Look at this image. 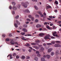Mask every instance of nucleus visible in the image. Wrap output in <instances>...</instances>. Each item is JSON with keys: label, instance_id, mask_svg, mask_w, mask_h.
<instances>
[{"label": "nucleus", "instance_id": "f257e3e1", "mask_svg": "<svg viewBox=\"0 0 61 61\" xmlns=\"http://www.w3.org/2000/svg\"><path fill=\"white\" fill-rule=\"evenodd\" d=\"M29 4V3L28 2H25V3L24 2H22L21 3V5L25 8H26L27 7V5H28Z\"/></svg>", "mask_w": 61, "mask_h": 61}, {"label": "nucleus", "instance_id": "f03ea898", "mask_svg": "<svg viewBox=\"0 0 61 61\" xmlns=\"http://www.w3.org/2000/svg\"><path fill=\"white\" fill-rule=\"evenodd\" d=\"M50 37V35H46L44 37V39H50V38H49Z\"/></svg>", "mask_w": 61, "mask_h": 61}, {"label": "nucleus", "instance_id": "7ed1b4c3", "mask_svg": "<svg viewBox=\"0 0 61 61\" xmlns=\"http://www.w3.org/2000/svg\"><path fill=\"white\" fill-rule=\"evenodd\" d=\"M56 31L54 32L53 33V35L54 36H56V37H59V36L57 35H56Z\"/></svg>", "mask_w": 61, "mask_h": 61}, {"label": "nucleus", "instance_id": "20e7f679", "mask_svg": "<svg viewBox=\"0 0 61 61\" xmlns=\"http://www.w3.org/2000/svg\"><path fill=\"white\" fill-rule=\"evenodd\" d=\"M37 13H38L40 15L41 17H44V16L42 14V13H41V12L38 11Z\"/></svg>", "mask_w": 61, "mask_h": 61}, {"label": "nucleus", "instance_id": "39448f33", "mask_svg": "<svg viewBox=\"0 0 61 61\" xmlns=\"http://www.w3.org/2000/svg\"><path fill=\"white\" fill-rule=\"evenodd\" d=\"M11 41L10 42V44L11 45H14L15 44V41H13V40L12 39H11L10 40Z\"/></svg>", "mask_w": 61, "mask_h": 61}, {"label": "nucleus", "instance_id": "423d86ee", "mask_svg": "<svg viewBox=\"0 0 61 61\" xmlns=\"http://www.w3.org/2000/svg\"><path fill=\"white\" fill-rule=\"evenodd\" d=\"M55 47H61V45L58 44H56L54 45Z\"/></svg>", "mask_w": 61, "mask_h": 61}, {"label": "nucleus", "instance_id": "0eeeda50", "mask_svg": "<svg viewBox=\"0 0 61 61\" xmlns=\"http://www.w3.org/2000/svg\"><path fill=\"white\" fill-rule=\"evenodd\" d=\"M29 17L31 19V20L32 21H33L34 20V17H32V16L31 15H29Z\"/></svg>", "mask_w": 61, "mask_h": 61}, {"label": "nucleus", "instance_id": "6e6552de", "mask_svg": "<svg viewBox=\"0 0 61 61\" xmlns=\"http://www.w3.org/2000/svg\"><path fill=\"white\" fill-rule=\"evenodd\" d=\"M44 50V48L43 47H41V49H40V52H42Z\"/></svg>", "mask_w": 61, "mask_h": 61}, {"label": "nucleus", "instance_id": "1a4fd4ad", "mask_svg": "<svg viewBox=\"0 0 61 61\" xmlns=\"http://www.w3.org/2000/svg\"><path fill=\"white\" fill-rule=\"evenodd\" d=\"M53 50V49L52 48H50L48 50V53H50L51 52V51Z\"/></svg>", "mask_w": 61, "mask_h": 61}, {"label": "nucleus", "instance_id": "9d476101", "mask_svg": "<svg viewBox=\"0 0 61 61\" xmlns=\"http://www.w3.org/2000/svg\"><path fill=\"white\" fill-rule=\"evenodd\" d=\"M22 30L24 31V32H27V30L25 28H24Z\"/></svg>", "mask_w": 61, "mask_h": 61}, {"label": "nucleus", "instance_id": "9b49d317", "mask_svg": "<svg viewBox=\"0 0 61 61\" xmlns=\"http://www.w3.org/2000/svg\"><path fill=\"white\" fill-rule=\"evenodd\" d=\"M12 9L15 10H16L17 9V8H16V7L15 6H13L12 7Z\"/></svg>", "mask_w": 61, "mask_h": 61}, {"label": "nucleus", "instance_id": "f8f14e48", "mask_svg": "<svg viewBox=\"0 0 61 61\" xmlns=\"http://www.w3.org/2000/svg\"><path fill=\"white\" fill-rule=\"evenodd\" d=\"M41 26V25L37 24L36 26V27H37V28H38L39 27H40Z\"/></svg>", "mask_w": 61, "mask_h": 61}, {"label": "nucleus", "instance_id": "ddd939ff", "mask_svg": "<svg viewBox=\"0 0 61 61\" xmlns=\"http://www.w3.org/2000/svg\"><path fill=\"white\" fill-rule=\"evenodd\" d=\"M59 54V51H56L55 54L56 55V56H57V55H58V54Z\"/></svg>", "mask_w": 61, "mask_h": 61}, {"label": "nucleus", "instance_id": "4468645a", "mask_svg": "<svg viewBox=\"0 0 61 61\" xmlns=\"http://www.w3.org/2000/svg\"><path fill=\"white\" fill-rule=\"evenodd\" d=\"M16 23H17L18 25H20V22H19L18 21V20H16Z\"/></svg>", "mask_w": 61, "mask_h": 61}, {"label": "nucleus", "instance_id": "2eb2a0df", "mask_svg": "<svg viewBox=\"0 0 61 61\" xmlns=\"http://www.w3.org/2000/svg\"><path fill=\"white\" fill-rule=\"evenodd\" d=\"M51 8V6L49 5L47 6L46 7V9H48L49 8Z\"/></svg>", "mask_w": 61, "mask_h": 61}, {"label": "nucleus", "instance_id": "dca6fc26", "mask_svg": "<svg viewBox=\"0 0 61 61\" xmlns=\"http://www.w3.org/2000/svg\"><path fill=\"white\" fill-rule=\"evenodd\" d=\"M39 36H44V34L43 33H40L39 34Z\"/></svg>", "mask_w": 61, "mask_h": 61}, {"label": "nucleus", "instance_id": "f3484780", "mask_svg": "<svg viewBox=\"0 0 61 61\" xmlns=\"http://www.w3.org/2000/svg\"><path fill=\"white\" fill-rule=\"evenodd\" d=\"M46 28L47 29H49L50 30V27H49V26H48V25H47L46 26Z\"/></svg>", "mask_w": 61, "mask_h": 61}, {"label": "nucleus", "instance_id": "a211bd4d", "mask_svg": "<svg viewBox=\"0 0 61 61\" xmlns=\"http://www.w3.org/2000/svg\"><path fill=\"white\" fill-rule=\"evenodd\" d=\"M25 11L27 13H30V11L28 9H27L25 10Z\"/></svg>", "mask_w": 61, "mask_h": 61}, {"label": "nucleus", "instance_id": "6ab92c4d", "mask_svg": "<svg viewBox=\"0 0 61 61\" xmlns=\"http://www.w3.org/2000/svg\"><path fill=\"white\" fill-rule=\"evenodd\" d=\"M46 56L47 58L48 59H49V58L50 57V55H46Z\"/></svg>", "mask_w": 61, "mask_h": 61}, {"label": "nucleus", "instance_id": "aec40b11", "mask_svg": "<svg viewBox=\"0 0 61 61\" xmlns=\"http://www.w3.org/2000/svg\"><path fill=\"white\" fill-rule=\"evenodd\" d=\"M34 8L36 10H38V8L36 6H34Z\"/></svg>", "mask_w": 61, "mask_h": 61}, {"label": "nucleus", "instance_id": "412c9836", "mask_svg": "<svg viewBox=\"0 0 61 61\" xmlns=\"http://www.w3.org/2000/svg\"><path fill=\"white\" fill-rule=\"evenodd\" d=\"M25 46H30V45L29 44L27 43L26 45H25Z\"/></svg>", "mask_w": 61, "mask_h": 61}, {"label": "nucleus", "instance_id": "4be33fe9", "mask_svg": "<svg viewBox=\"0 0 61 61\" xmlns=\"http://www.w3.org/2000/svg\"><path fill=\"white\" fill-rule=\"evenodd\" d=\"M11 3L13 5H15V2H14L13 1H12L11 2Z\"/></svg>", "mask_w": 61, "mask_h": 61}, {"label": "nucleus", "instance_id": "5701e85b", "mask_svg": "<svg viewBox=\"0 0 61 61\" xmlns=\"http://www.w3.org/2000/svg\"><path fill=\"white\" fill-rule=\"evenodd\" d=\"M14 25L15 27L16 28L18 27V26L17 25L16 23L14 24Z\"/></svg>", "mask_w": 61, "mask_h": 61}, {"label": "nucleus", "instance_id": "b1692460", "mask_svg": "<svg viewBox=\"0 0 61 61\" xmlns=\"http://www.w3.org/2000/svg\"><path fill=\"white\" fill-rule=\"evenodd\" d=\"M41 60L42 61H44L45 60V58L44 57L42 58L41 59Z\"/></svg>", "mask_w": 61, "mask_h": 61}, {"label": "nucleus", "instance_id": "393cba45", "mask_svg": "<svg viewBox=\"0 0 61 61\" xmlns=\"http://www.w3.org/2000/svg\"><path fill=\"white\" fill-rule=\"evenodd\" d=\"M54 54H55V53L53 52H52L51 53V56H53L54 55Z\"/></svg>", "mask_w": 61, "mask_h": 61}, {"label": "nucleus", "instance_id": "a878e982", "mask_svg": "<svg viewBox=\"0 0 61 61\" xmlns=\"http://www.w3.org/2000/svg\"><path fill=\"white\" fill-rule=\"evenodd\" d=\"M54 3L56 4V5H58V3L57 1H55L54 2Z\"/></svg>", "mask_w": 61, "mask_h": 61}, {"label": "nucleus", "instance_id": "bb28decb", "mask_svg": "<svg viewBox=\"0 0 61 61\" xmlns=\"http://www.w3.org/2000/svg\"><path fill=\"white\" fill-rule=\"evenodd\" d=\"M21 39L23 40H26V39L25 38V37H23V38H21Z\"/></svg>", "mask_w": 61, "mask_h": 61}, {"label": "nucleus", "instance_id": "cd10ccee", "mask_svg": "<svg viewBox=\"0 0 61 61\" xmlns=\"http://www.w3.org/2000/svg\"><path fill=\"white\" fill-rule=\"evenodd\" d=\"M21 58H22V59H24L25 58V56H22L21 57Z\"/></svg>", "mask_w": 61, "mask_h": 61}, {"label": "nucleus", "instance_id": "c85d7f7f", "mask_svg": "<svg viewBox=\"0 0 61 61\" xmlns=\"http://www.w3.org/2000/svg\"><path fill=\"white\" fill-rule=\"evenodd\" d=\"M35 60L36 61H37L38 60V58L37 57H35Z\"/></svg>", "mask_w": 61, "mask_h": 61}, {"label": "nucleus", "instance_id": "c756f323", "mask_svg": "<svg viewBox=\"0 0 61 61\" xmlns=\"http://www.w3.org/2000/svg\"><path fill=\"white\" fill-rule=\"evenodd\" d=\"M25 34V32H22L21 33V35H22V36H23L24 35V34Z\"/></svg>", "mask_w": 61, "mask_h": 61}, {"label": "nucleus", "instance_id": "7c9ffc66", "mask_svg": "<svg viewBox=\"0 0 61 61\" xmlns=\"http://www.w3.org/2000/svg\"><path fill=\"white\" fill-rule=\"evenodd\" d=\"M18 18H19V15H17L15 17V18L16 19H18Z\"/></svg>", "mask_w": 61, "mask_h": 61}, {"label": "nucleus", "instance_id": "2f4dec72", "mask_svg": "<svg viewBox=\"0 0 61 61\" xmlns=\"http://www.w3.org/2000/svg\"><path fill=\"white\" fill-rule=\"evenodd\" d=\"M48 23V22H45L44 23V25H47Z\"/></svg>", "mask_w": 61, "mask_h": 61}, {"label": "nucleus", "instance_id": "473e14b6", "mask_svg": "<svg viewBox=\"0 0 61 61\" xmlns=\"http://www.w3.org/2000/svg\"><path fill=\"white\" fill-rule=\"evenodd\" d=\"M17 7L18 8H20V5H18L17 6Z\"/></svg>", "mask_w": 61, "mask_h": 61}, {"label": "nucleus", "instance_id": "72a5a7b5", "mask_svg": "<svg viewBox=\"0 0 61 61\" xmlns=\"http://www.w3.org/2000/svg\"><path fill=\"white\" fill-rule=\"evenodd\" d=\"M26 59H29L30 58V57L29 56H26Z\"/></svg>", "mask_w": 61, "mask_h": 61}, {"label": "nucleus", "instance_id": "f704fd0d", "mask_svg": "<svg viewBox=\"0 0 61 61\" xmlns=\"http://www.w3.org/2000/svg\"><path fill=\"white\" fill-rule=\"evenodd\" d=\"M23 26L24 27H25V28H26L27 27V25H23Z\"/></svg>", "mask_w": 61, "mask_h": 61}, {"label": "nucleus", "instance_id": "c9c22d12", "mask_svg": "<svg viewBox=\"0 0 61 61\" xmlns=\"http://www.w3.org/2000/svg\"><path fill=\"white\" fill-rule=\"evenodd\" d=\"M9 38H7L6 39V41H9Z\"/></svg>", "mask_w": 61, "mask_h": 61}, {"label": "nucleus", "instance_id": "e433bc0d", "mask_svg": "<svg viewBox=\"0 0 61 61\" xmlns=\"http://www.w3.org/2000/svg\"><path fill=\"white\" fill-rule=\"evenodd\" d=\"M12 55H10V59H12V58H13V57H12Z\"/></svg>", "mask_w": 61, "mask_h": 61}, {"label": "nucleus", "instance_id": "4c0bfd02", "mask_svg": "<svg viewBox=\"0 0 61 61\" xmlns=\"http://www.w3.org/2000/svg\"><path fill=\"white\" fill-rule=\"evenodd\" d=\"M12 13L13 15H14V14H15V11H12Z\"/></svg>", "mask_w": 61, "mask_h": 61}, {"label": "nucleus", "instance_id": "58836bf2", "mask_svg": "<svg viewBox=\"0 0 61 61\" xmlns=\"http://www.w3.org/2000/svg\"><path fill=\"white\" fill-rule=\"evenodd\" d=\"M56 43H60V41H56Z\"/></svg>", "mask_w": 61, "mask_h": 61}, {"label": "nucleus", "instance_id": "ea45409f", "mask_svg": "<svg viewBox=\"0 0 61 61\" xmlns=\"http://www.w3.org/2000/svg\"><path fill=\"white\" fill-rule=\"evenodd\" d=\"M27 20L28 21H31V20L29 19H27Z\"/></svg>", "mask_w": 61, "mask_h": 61}, {"label": "nucleus", "instance_id": "a19ab883", "mask_svg": "<svg viewBox=\"0 0 61 61\" xmlns=\"http://www.w3.org/2000/svg\"><path fill=\"white\" fill-rule=\"evenodd\" d=\"M15 44H16V45H19L18 43L16 42H15Z\"/></svg>", "mask_w": 61, "mask_h": 61}, {"label": "nucleus", "instance_id": "79ce46f5", "mask_svg": "<svg viewBox=\"0 0 61 61\" xmlns=\"http://www.w3.org/2000/svg\"><path fill=\"white\" fill-rule=\"evenodd\" d=\"M37 56H38V57H39L41 56V55H40V54H37Z\"/></svg>", "mask_w": 61, "mask_h": 61}, {"label": "nucleus", "instance_id": "37998d69", "mask_svg": "<svg viewBox=\"0 0 61 61\" xmlns=\"http://www.w3.org/2000/svg\"><path fill=\"white\" fill-rule=\"evenodd\" d=\"M36 49H39V48L36 46Z\"/></svg>", "mask_w": 61, "mask_h": 61}, {"label": "nucleus", "instance_id": "c03bdc74", "mask_svg": "<svg viewBox=\"0 0 61 61\" xmlns=\"http://www.w3.org/2000/svg\"><path fill=\"white\" fill-rule=\"evenodd\" d=\"M47 45H52V43H47Z\"/></svg>", "mask_w": 61, "mask_h": 61}, {"label": "nucleus", "instance_id": "a18cd8bd", "mask_svg": "<svg viewBox=\"0 0 61 61\" xmlns=\"http://www.w3.org/2000/svg\"><path fill=\"white\" fill-rule=\"evenodd\" d=\"M31 44L32 45H36V44L35 43H31Z\"/></svg>", "mask_w": 61, "mask_h": 61}, {"label": "nucleus", "instance_id": "49530a36", "mask_svg": "<svg viewBox=\"0 0 61 61\" xmlns=\"http://www.w3.org/2000/svg\"><path fill=\"white\" fill-rule=\"evenodd\" d=\"M51 38H52V39H54V38H55V37L52 36H51Z\"/></svg>", "mask_w": 61, "mask_h": 61}, {"label": "nucleus", "instance_id": "de8ad7c7", "mask_svg": "<svg viewBox=\"0 0 61 61\" xmlns=\"http://www.w3.org/2000/svg\"><path fill=\"white\" fill-rule=\"evenodd\" d=\"M9 9H10V10L12 9V6H10L9 7Z\"/></svg>", "mask_w": 61, "mask_h": 61}, {"label": "nucleus", "instance_id": "09e8293b", "mask_svg": "<svg viewBox=\"0 0 61 61\" xmlns=\"http://www.w3.org/2000/svg\"><path fill=\"white\" fill-rule=\"evenodd\" d=\"M13 56H16V54L15 53H14L13 55Z\"/></svg>", "mask_w": 61, "mask_h": 61}, {"label": "nucleus", "instance_id": "8fccbe9b", "mask_svg": "<svg viewBox=\"0 0 61 61\" xmlns=\"http://www.w3.org/2000/svg\"><path fill=\"white\" fill-rule=\"evenodd\" d=\"M36 17H39V15H36Z\"/></svg>", "mask_w": 61, "mask_h": 61}, {"label": "nucleus", "instance_id": "3c124183", "mask_svg": "<svg viewBox=\"0 0 61 61\" xmlns=\"http://www.w3.org/2000/svg\"><path fill=\"white\" fill-rule=\"evenodd\" d=\"M36 42H38V43H39L40 42V41L39 40H37L36 41Z\"/></svg>", "mask_w": 61, "mask_h": 61}, {"label": "nucleus", "instance_id": "603ef678", "mask_svg": "<svg viewBox=\"0 0 61 61\" xmlns=\"http://www.w3.org/2000/svg\"><path fill=\"white\" fill-rule=\"evenodd\" d=\"M36 54H38L39 53V52L38 51H36Z\"/></svg>", "mask_w": 61, "mask_h": 61}, {"label": "nucleus", "instance_id": "864d4df0", "mask_svg": "<svg viewBox=\"0 0 61 61\" xmlns=\"http://www.w3.org/2000/svg\"><path fill=\"white\" fill-rule=\"evenodd\" d=\"M2 37H5V35H2Z\"/></svg>", "mask_w": 61, "mask_h": 61}, {"label": "nucleus", "instance_id": "5fc2aeb1", "mask_svg": "<svg viewBox=\"0 0 61 61\" xmlns=\"http://www.w3.org/2000/svg\"><path fill=\"white\" fill-rule=\"evenodd\" d=\"M51 43H52V44H54L55 43V41H52L51 42Z\"/></svg>", "mask_w": 61, "mask_h": 61}, {"label": "nucleus", "instance_id": "6e6d98bb", "mask_svg": "<svg viewBox=\"0 0 61 61\" xmlns=\"http://www.w3.org/2000/svg\"><path fill=\"white\" fill-rule=\"evenodd\" d=\"M43 15H44V16H46V13L45 12H44V13Z\"/></svg>", "mask_w": 61, "mask_h": 61}, {"label": "nucleus", "instance_id": "4d7b16f0", "mask_svg": "<svg viewBox=\"0 0 61 61\" xmlns=\"http://www.w3.org/2000/svg\"><path fill=\"white\" fill-rule=\"evenodd\" d=\"M35 22H37L38 21V20L37 19H36L35 20Z\"/></svg>", "mask_w": 61, "mask_h": 61}, {"label": "nucleus", "instance_id": "13d9d810", "mask_svg": "<svg viewBox=\"0 0 61 61\" xmlns=\"http://www.w3.org/2000/svg\"><path fill=\"white\" fill-rule=\"evenodd\" d=\"M9 36L10 37H11V36H12V34H9Z\"/></svg>", "mask_w": 61, "mask_h": 61}, {"label": "nucleus", "instance_id": "bf43d9fd", "mask_svg": "<svg viewBox=\"0 0 61 61\" xmlns=\"http://www.w3.org/2000/svg\"><path fill=\"white\" fill-rule=\"evenodd\" d=\"M19 56H18L17 55V56H16V58H19Z\"/></svg>", "mask_w": 61, "mask_h": 61}, {"label": "nucleus", "instance_id": "052dcab7", "mask_svg": "<svg viewBox=\"0 0 61 61\" xmlns=\"http://www.w3.org/2000/svg\"><path fill=\"white\" fill-rule=\"evenodd\" d=\"M49 18H52V16H49Z\"/></svg>", "mask_w": 61, "mask_h": 61}, {"label": "nucleus", "instance_id": "680f3d73", "mask_svg": "<svg viewBox=\"0 0 61 61\" xmlns=\"http://www.w3.org/2000/svg\"><path fill=\"white\" fill-rule=\"evenodd\" d=\"M47 19H48V20H51V19H50L49 18H47Z\"/></svg>", "mask_w": 61, "mask_h": 61}, {"label": "nucleus", "instance_id": "e2e57ef3", "mask_svg": "<svg viewBox=\"0 0 61 61\" xmlns=\"http://www.w3.org/2000/svg\"><path fill=\"white\" fill-rule=\"evenodd\" d=\"M61 16H60L59 17H58V19H61Z\"/></svg>", "mask_w": 61, "mask_h": 61}, {"label": "nucleus", "instance_id": "0e129e2a", "mask_svg": "<svg viewBox=\"0 0 61 61\" xmlns=\"http://www.w3.org/2000/svg\"><path fill=\"white\" fill-rule=\"evenodd\" d=\"M31 34H28L27 35V36H31Z\"/></svg>", "mask_w": 61, "mask_h": 61}, {"label": "nucleus", "instance_id": "69168bd1", "mask_svg": "<svg viewBox=\"0 0 61 61\" xmlns=\"http://www.w3.org/2000/svg\"><path fill=\"white\" fill-rule=\"evenodd\" d=\"M33 1H34V2H37V0H32Z\"/></svg>", "mask_w": 61, "mask_h": 61}, {"label": "nucleus", "instance_id": "338daca9", "mask_svg": "<svg viewBox=\"0 0 61 61\" xmlns=\"http://www.w3.org/2000/svg\"><path fill=\"white\" fill-rule=\"evenodd\" d=\"M29 48L31 49V50H33V48H32L31 47H29Z\"/></svg>", "mask_w": 61, "mask_h": 61}, {"label": "nucleus", "instance_id": "774afa93", "mask_svg": "<svg viewBox=\"0 0 61 61\" xmlns=\"http://www.w3.org/2000/svg\"><path fill=\"white\" fill-rule=\"evenodd\" d=\"M29 52H31L32 51H31V49H29Z\"/></svg>", "mask_w": 61, "mask_h": 61}]
</instances>
